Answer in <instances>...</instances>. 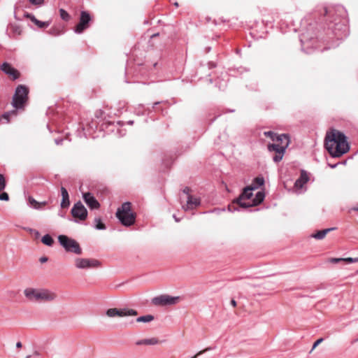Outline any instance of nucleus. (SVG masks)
<instances>
[{
    "instance_id": "obj_26",
    "label": "nucleus",
    "mask_w": 358,
    "mask_h": 358,
    "mask_svg": "<svg viewBox=\"0 0 358 358\" xmlns=\"http://www.w3.org/2000/svg\"><path fill=\"white\" fill-rule=\"evenodd\" d=\"M9 27L12 31L13 36H18V35L21 34L22 29L19 25L15 24H10Z\"/></svg>"
},
{
    "instance_id": "obj_5",
    "label": "nucleus",
    "mask_w": 358,
    "mask_h": 358,
    "mask_svg": "<svg viewBox=\"0 0 358 358\" xmlns=\"http://www.w3.org/2000/svg\"><path fill=\"white\" fill-rule=\"evenodd\" d=\"M106 315L109 317H129V316H136L138 315V312L132 308H109L106 310Z\"/></svg>"
},
{
    "instance_id": "obj_46",
    "label": "nucleus",
    "mask_w": 358,
    "mask_h": 358,
    "mask_svg": "<svg viewBox=\"0 0 358 358\" xmlns=\"http://www.w3.org/2000/svg\"><path fill=\"white\" fill-rule=\"evenodd\" d=\"M352 210H355V211H358V207L357 208H353Z\"/></svg>"
},
{
    "instance_id": "obj_37",
    "label": "nucleus",
    "mask_w": 358,
    "mask_h": 358,
    "mask_svg": "<svg viewBox=\"0 0 358 358\" xmlns=\"http://www.w3.org/2000/svg\"><path fill=\"white\" fill-rule=\"evenodd\" d=\"M323 341V338H319L317 339L313 344V348L310 350L312 352L319 344H320Z\"/></svg>"
},
{
    "instance_id": "obj_42",
    "label": "nucleus",
    "mask_w": 358,
    "mask_h": 358,
    "mask_svg": "<svg viewBox=\"0 0 358 358\" xmlns=\"http://www.w3.org/2000/svg\"><path fill=\"white\" fill-rule=\"evenodd\" d=\"M2 117H3V118H5V119H7V120H8V117H9V115H8V113H5V114H3V115H2Z\"/></svg>"
},
{
    "instance_id": "obj_34",
    "label": "nucleus",
    "mask_w": 358,
    "mask_h": 358,
    "mask_svg": "<svg viewBox=\"0 0 358 358\" xmlns=\"http://www.w3.org/2000/svg\"><path fill=\"white\" fill-rule=\"evenodd\" d=\"M343 262H345L348 263L358 262V257H357V258H352V257L343 258Z\"/></svg>"
},
{
    "instance_id": "obj_1",
    "label": "nucleus",
    "mask_w": 358,
    "mask_h": 358,
    "mask_svg": "<svg viewBox=\"0 0 358 358\" xmlns=\"http://www.w3.org/2000/svg\"><path fill=\"white\" fill-rule=\"evenodd\" d=\"M324 146L329 153L334 157L342 156L350 149L345 134L336 129H331L327 133Z\"/></svg>"
},
{
    "instance_id": "obj_33",
    "label": "nucleus",
    "mask_w": 358,
    "mask_h": 358,
    "mask_svg": "<svg viewBox=\"0 0 358 358\" xmlns=\"http://www.w3.org/2000/svg\"><path fill=\"white\" fill-rule=\"evenodd\" d=\"M6 187V181L3 176L0 174V192L4 189Z\"/></svg>"
},
{
    "instance_id": "obj_3",
    "label": "nucleus",
    "mask_w": 358,
    "mask_h": 358,
    "mask_svg": "<svg viewBox=\"0 0 358 358\" xmlns=\"http://www.w3.org/2000/svg\"><path fill=\"white\" fill-rule=\"evenodd\" d=\"M58 241L66 252H73L76 255H80L82 253V249L76 240L66 235H59L58 236Z\"/></svg>"
},
{
    "instance_id": "obj_10",
    "label": "nucleus",
    "mask_w": 358,
    "mask_h": 358,
    "mask_svg": "<svg viewBox=\"0 0 358 358\" xmlns=\"http://www.w3.org/2000/svg\"><path fill=\"white\" fill-rule=\"evenodd\" d=\"M287 148V142L282 146H280L279 145L275 144H268V150L269 152H275V155L273 157V160L275 162H279L282 160L285 150Z\"/></svg>"
},
{
    "instance_id": "obj_14",
    "label": "nucleus",
    "mask_w": 358,
    "mask_h": 358,
    "mask_svg": "<svg viewBox=\"0 0 358 358\" xmlns=\"http://www.w3.org/2000/svg\"><path fill=\"white\" fill-rule=\"evenodd\" d=\"M309 177L306 171L302 170L301 171L300 177L295 181L294 187L296 191H299L303 188V187L308 182Z\"/></svg>"
},
{
    "instance_id": "obj_48",
    "label": "nucleus",
    "mask_w": 358,
    "mask_h": 358,
    "mask_svg": "<svg viewBox=\"0 0 358 358\" xmlns=\"http://www.w3.org/2000/svg\"><path fill=\"white\" fill-rule=\"evenodd\" d=\"M31 355H27L25 358H30Z\"/></svg>"
},
{
    "instance_id": "obj_21",
    "label": "nucleus",
    "mask_w": 358,
    "mask_h": 358,
    "mask_svg": "<svg viewBox=\"0 0 358 358\" xmlns=\"http://www.w3.org/2000/svg\"><path fill=\"white\" fill-rule=\"evenodd\" d=\"M276 143L275 145H279L280 147L286 144V142H287V147L289 145L290 141H289V136L287 134H280L278 135V137H276L275 140Z\"/></svg>"
},
{
    "instance_id": "obj_17",
    "label": "nucleus",
    "mask_w": 358,
    "mask_h": 358,
    "mask_svg": "<svg viewBox=\"0 0 358 358\" xmlns=\"http://www.w3.org/2000/svg\"><path fill=\"white\" fill-rule=\"evenodd\" d=\"M252 188L251 187L248 186L243 189L242 194L239 196V197L236 199V203L241 207V204L243 203H246L244 201L245 199H250L252 196Z\"/></svg>"
},
{
    "instance_id": "obj_20",
    "label": "nucleus",
    "mask_w": 358,
    "mask_h": 358,
    "mask_svg": "<svg viewBox=\"0 0 358 358\" xmlns=\"http://www.w3.org/2000/svg\"><path fill=\"white\" fill-rule=\"evenodd\" d=\"M27 18H29L32 22H34L38 27L39 28H46L48 27L50 22L48 21L42 22L38 20L35 17V16L31 13H27L25 15Z\"/></svg>"
},
{
    "instance_id": "obj_50",
    "label": "nucleus",
    "mask_w": 358,
    "mask_h": 358,
    "mask_svg": "<svg viewBox=\"0 0 358 358\" xmlns=\"http://www.w3.org/2000/svg\"><path fill=\"white\" fill-rule=\"evenodd\" d=\"M357 272H358V270H357Z\"/></svg>"
},
{
    "instance_id": "obj_31",
    "label": "nucleus",
    "mask_w": 358,
    "mask_h": 358,
    "mask_svg": "<svg viewBox=\"0 0 358 358\" xmlns=\"http://www.w3.org/2000/svg\"><path fill=\"white\" fill-rule=\"evenodd\" d=\"M264 134L265 136L269 137L273 141H275L276 137H278V134L271 131H265Z\"/></svg>"
},
{
    "instance_id": "obj_15",
    "label": "nucleus",
    "mask_w": 358,
    "mask_h": 358,
    "mask_svg": "<svg viewBox=\"0 0 358 358\" xmlns=\"http://www.w3.org/2000/svg\"><path fill=\"white\" fill-rule=\"evenodd\" d=\"M264 196L265 195L263 192H258L256 194L255 197L251 201H248V203H243L241 204V207L246 208L248 207L257 206L264 201Z\"/></svg>"
},
{
    "instance_id": "obj_41",
    "label": "nucleus",
    "mask_w": 358,
    "mask_h": 358,
    "mask_svg": "<svg viewBox=\"0 0 358 358\" xmlns=\"http://www.w3.org/2000/svg\"><path fill=\"white\" fill-rule=\"evenodd\" d=\"M231 304L234 307H236V301L234 299H231Z\"/></svg>"
},
{
    "instance_id": "obj_35",
    "label": "nucleus",
    "mask_w": 358,
    "mask_h": 358,
    "mask_svg": "<svg viewBox=\"0 0 358 358\" xmlns=\"http://www.w3.org/2000/svg\"><path fill=\"white\" fill-rule=\"evenodd\" d=\"M328 262H330V263L336 264V263L343 262V258H335V257L330 258L328 260Z\"/></svg>"
},
{
    "instance_id": "obj_7",
    "label": "nucleus",
    "mask_w": 358,
    "mask_h": 358,
    "mask_svg": "<svg viewBox=\"0 0 358 358\" xmlns=\"http://www.w3.org/2000/svg\"><path fill=\"white\" fill-rule=\"evenodd\" d=\"M180 301V296H171L167 294L160 295L152 299V303L157 306L174 305Z\"/></svg>"
},
{
    "instance_id": "obj_49",
    "label": "nucleus",
    "mask_w": 358,
    "mask_h": 358,
    "mask_svg": "<svg viewBox=\"0 0 358 358\" xmlns=\"http://www.w3.org/2000/svg\"><path fill=\"white\" fill-rule=\"evenodd\" d=\"M175 6H178V3L177 2H176V3H175Z\"/></svg>"
},
{
    "instance_id": "obj_30",
    "label": "nucleus",
    "mask_w": 358,
    "mask_h": 358,
    "mask_svg": "<svg viewBox=\"0 0 358 358\" xmlns=\"http://www.w3.org/2000/svg\"><path fill=\"white\" fill-rule=\"evenodd\" d=\"M145 340V345H154L159 343V340L157 338H146Z\"/></svg>"
},
{
    "instance_id": "obj_4",
    "label": "nucleus",
    "mask_w": 358,
    "mask_h": 358,
    "mask_svg": "<svg viewBox=\"0 0 358 358\" xmlns=\"http://www.w3.org/2000/svg\"><path fill=\"white\" fill-rule=\"evenodd\" d=\"M28 93L29 90L26 86L22 85H18L13 97V107L17 109L22 108L24 103L27 100Z\"/></svg>"
},
{
    "instance_id": "obj_23",
    "label": "nucleus",
    "mask_w": 358,
    "mask_h": 358,
    "mask_svg": "<svg viewBox=\"0 0 358 358\" xmlns=\"http://www.w3.org/2000/svg\"><path fill=\"white\" fill-rule=\"evenodd\" d=\"M28 203L31 207H32L35 209H40L43 206H45L47 204V202L46 201L38 202L33 197L29 196L28 198Z\"/></svg>"
},
{
    "instance_id": "obj_43",
    "label": "nucleus",
    "mask_w": 358,
    "mask_h": 358,
    "mask_svg": "<svg viewBox=\"0 0 358 358\" xmlns=\"http://www.w3.org/2000/svg\"><path fill=\"white\" fill-rule=\"evenodd\" d=\"M16 347H17V348H21V347H22V343H21V342H20V341H19V342H17V343H16Z\"/></svg>"
},
{
    "instance_id": "obj_2",
    "label": "nucleus",
    "mask_w": 358,
    "mask_h": 358,
    "mask_svg": "<svg viewBox=\"0 0 358 358\" xmlns=\"http://www.w3.org/2000/svg\"><path fill=\"white\" fill-rule=\"evenodd\" d=\"M116 217L121 224L126 227H130L135 223L136 215L131 212V203L124 202L116 212Z\"/></svg>"
},
{
    "instance_id": "obj_19",
    "label": "nucleus",
    "mask_w": 358,
    "mask_h": 358,
    "mask_svg": "<svg viewBox=\"0 0 358 358\" xmlns=\"http://www.w3.org/2000/svg\"><path fill=\"white\" fill-rule=\"evenodd\" d=\"M61 194L62 196V199L61 201V207L62 208H68L70 205L69 196L68 191L64 187H61Z\"/></svg>"
},
{
    "instance_id": "obj_16",
    "label": "nucleus",
    "mask_w": 358,
    "mask_h": 358,
    "mask_svg": "<svg viewBox=\"0 0 358 358\" xmlns=\"http://www.w3.org/2000/svg\"><path fill=\"white\" fill-rule=\"evenodd\" d=\"M201 203L200 199L196 197H194L192 195L187 196V203L182 206V208L185 210H192L199 206Z\"/></svg>"
},
{
    "instance_id": "obj_13",
    "label": "nucleus",
    "mask_w": 358,
    "mask_h": 358,
    "mask_svg": "<svg viewBox=\"0 0 358 358\" xmlns=\"http://www.w3.org/2000/svg\"><path fill=\"white\" fill-rule=\"evenodd\" d=\"M83 197L86 204L91 209H97L99 208V203L91 193H84Z\"/></svg>"
},
{
    "instance_id": "obj_32",
    "label": "nucleus",
    "mask_w": 358,
    "mask_h": 358,
    "mask_svg": "<svg viewBox=\"0 0 358 358\" xmlns=\"http://www.w3.org/2000/svg\"><path fill=\"white\" fill-rule=\"evenodd\" d=\"M29 2L34 6H41L44 3L45 0H28Z\"/></svg>"
},
{
    "instance_id": "obj_40",
    "label": "nucleus",
    "mask_w": 358,
    "mask_h": 358,
    "mask_svg": "<svg viewBox=\"0 0 358 358\" xmlns=\"http://www.w3.org/2000/svg\"><path fill=\"white\" fill-rule=\"evenodd\" d=\"M48 261V258L46 257H42L40 258V262L41 263L46 262Z\"/></svg>"
},
{
    "instance_id": "obj_24",
    "label": "nucleus",
    "mask_w": 358,
    "mask_h": 358,
    "mask_svg": "<svg viewBox=\"0 0 358 358\" xmlns=\"http://www.w3.org/2000/svg\"><path fill=\"white\" fill-rule=\"evenodd\" d=\"M264 184V178L263 177H257L253 180L252 183L250 187H251V188H252V189H256L259 187L262 186Z\"/></svg>"
},
{
    "instance_id": "obj_12",
    "label": "nucleus",
    "mask_w": 358,
    "mask_h": 358,
    "mask_svg": "<svg viewBox=\"0 0 358 358\" xmlns=\"http://www.w3.org/2000/svg\"><path fill=\"white\" fill-rule=\"evenodd\" d=\"M1 70L10 76L13 80H16L20 77L19 71L13 68L9 63L3 62L1 66Z\"/></svg>"
},
{
    "instance_id": "obj_22",
    "label": "nucleus",
    "mask_w": 358,
    "mask_h": 358,
    "mask_svg": "<svg viewBox=\"0 0 358 358\" xmlns=\"http://www.w3.org/2000/svg\"><path fill=\"white\" fill-rule=\"evenodd\" d=\"M335 228H328L325 229L321 231H317L315 234H313L311 235V237L317 239V240H322L323 239L326 235L331 231L334 230Z\"/></svg>"
},
{
    "instance_id": "obj_6",
    "label": "nucleus",
    "mask_w": 358,
    "mask_h": 358,
    "mask_svg": "<svg viewBox=\"0 0 358 358\" xmlns=\"http://www.w3.org/2000/svg\"><path fill=\"white\" fill-rule=\"evenodd\" d=\"M100 265V262L95 259L76 258L75 259V266L80 269L97 268Z\"/></svg>"
},
{
    "instance_id": "obj_29",
    "label": "nucleus",
    "mask_w": 358,
    "mask_h": 358,
    "mask_svg": "<svg viewBox=\"0 0 358 358\" xmlns=\"http://www.w3.org/2000/svg\"><path fill=\"white\" fill-rule=\"evenodd\" d=\"M59 15L62 20L69 21L70 20L69 14L63 8L59 9Z\"/></svg>"
},
{
    "instance_id": "obj_45",
    "label": "nucleus",
    "mask_w": 358,
    "mask_h": 358,
    "mask_svg": "<svg viewBox=\"0 0 358 358\" xmlns=\"http://www.w3.org/2000/svg\"><path fill=\"white\" fill-rule=\"evenodd\" d=\"M173 217L175 218L176 221V222H179V220L177 218V217H176L175 215H173Z\"/></svg>"
},
{
    "instance_id": "obj_27",
    "label": "nucleus",
    "mask_w": 358,
    "mask_h": 358,
    "mask_svg": "<svg viewBox=\"0 0 358 358\" xmlns=\"http://www.w3.org/2000/svg\"><path fill=\"white\" fill-rule=\"evenodd\" d=\"M41 241L48 246H52L54 243L53 238L49 234L44 235L41 238Z\"/></svg>"
},
{
    "instance_id": "obj_38",
    "label": "nucleus",
    "mask_w": 358,
    "mask_h": 358,
    "mask_svg": "<svg viewBox=\"0 0 358 358\" xmlns=\"http://www.w3.org/2000/svg\"><path fill=\"white\" fill-rule=\"evenodd\" d=\"M189 192H190V189H189V187H186L183 189V193L186 194L187 195V196H188L189 195H190V194H189Z\"/></svg>"
},
{
    "instance_id": "obj_18",
    "label": "nucleus",
    "mask_w": 358,
    "mask_h": 358,
    "mask_svg": "<svg viewBox=\"0 0 358 358\" xmlns=\"http://www.w3.org/2000/svg\"><path fill=\"white\" fill-rule=\"evenodd\" d=\"M24 294L29 301L39 302V289L27 288Z\"/></svg>"
},
{
    "instance_id": "obj_44",
    "label": "nucleus",
    "mask_w": 358,
    "mask_h": 358,
    "mask_svg": "<svg viewBox=\"0 0 358 358\" xmlns=\"http://www.w3.org/2000/svg\"><path fill=\"white\" fill-rule=\"evenodd\" d=\"M158 35H159V34H155L151 36V38L155 37V36H157Z\"/></svg>"
},
{
    "instance_id": "obj_47",
    "label": "nucleus",
    "mask_w": 358,
    "mask_h": 358,
    "mask_svg": "<svg viewBox=\"0 0 358 358\" xmlns=\"http://www.w3.org/2000/svg\"><path fill=\"white\" fill-rule=\"evenodd\" d=\"M34 355H39V353H38V352H34Z\"/></svg>"
},
{
    "instance_id": "obj_39",
    "label": "nucleus",
    "mask_w": 358,
    "mask_h": 358,
    "mask_svg": "<svg viewBox=\"0 0 358 358\" xmlns=\"http://www.w3.org/2000/svg\"><path fill=\"white\" fill-rule=\"evenodd\" d=\"M145 341V339H142V340L138 341L136 344L137 345H145V343H144Z\"/></svg>"
},
{
    "instance_id": "obj_11",
    "label": "nucleus",
    "mask_w": 358,
    "mask_h": 358,
    "mask_svg": "<svg viewBox=\"0 0 358 358\" xmlns=\"http://www.w3.org/2000/svg\"><path fill=\"white\" fill-rule=\"evenodd\" d=\"M39 302H51L57 299V294L50 289H39Z\"/></svg>"
},
{
    "instance_id": "obj_36",
    "label": "nucleus",
    "mask_w": 358,
    "mask_h": 358,
    "mask_svg": "<svg viewBox=\"0 0 358 358\" xmlns=\"http://www.w3.org/2000/svg\"><path fill=\"white\" fill-rule=\"evenodd\" d=\"M9 196L6 192H3L0 194V200L1 201H8Z\"/></svg>"
},
{
    "instance_id": "obj_8",
    "label": "nucleus",
    "mask_w": 358,
    "mask_h": 358,
    "mask_svg": "<svg viewBox=\"0 0 358 358\" xmlns=\"http://www.w3.org/2000/svg\"><path fill=\"white\" fill-rule=\"evenodd\" d=\"M92 17L87 11H81L78 24L76 26L74 31L81 34L89 27V23Z\"/></svg>"
},
{
    "instance_id": "obj_9",
    "label": "nucleus",
    "mask_w": 358,
    "mask_h": 358,
    "mask_svg": "<svg viewBox=\"0 0 358 358\" xmlns=\"http://www.w3.org/2000/svg\"><path fill=\"white\" fill-rule=\"evenodd\" d=\"M72 216L80 221H84L87 217V210L81 201L76 203L71 210Z\"/></svg>"
},
{
    "instance_id": "obj_28",
    "label": "nucleus",
    "mask_w": 358,
    "mask_h": 358,
    "mask_svg": "<svg viewBox=\"0 0 358 358\" xmlns=\"http://www.w3.org/2000/svg\"><path fill=\"white\" fill-rule=\"evenodd\" d=\"M95 227L96 229L103 230L106 229V226L102 223L101 218L96 217L94 219Z\"/></svg>"
},
{
    "instance_id": "obj_25",
    "label": "nucleus",
    "mask_w": 358,
    "mask_h": 358,
    "mask_svg": "<svg viewBox=\"0 0 358 358\" xmlns=\"http://www.w3.org/2000/svg\"><path fill=\"white\" fill-rule=\"evenodd\" d=\"M154 319H155V317H154L153 315H143V316H141V317H137L136 322H145V323H147V322H152V320H154Z\"/></svg>"
}]
</instances>
